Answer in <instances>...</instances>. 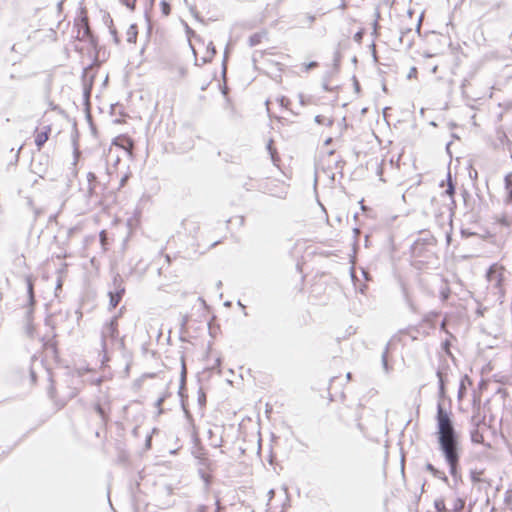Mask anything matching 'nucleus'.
Returning a JSON list of instances; mask_svg holds the SVG:
<instances>
[{
  "label": "nucleus",
  "instance_id": "obj_1",
  "mask_svg": "<svg viewBox=\"0 0 512 512\" xmlns=\"http://www.w3.org/2000/svg\"><path fill=\"white\" fill-rule=\"evenodd\" d=\"M438 441L440 448L450 466V473L454 475L459 462L457 438L449 413L441 405L437 409Z\"/></svg>",
  "mask_w": 512,
  "mask_h": 512
},
{
  "label": "nucleus",
  "instance_id": "obj_2",
  "mask_svg": "<svg viewBox=\"0 0 512 512\" xmlns=\"http://www.w3.org/2000/svg\"><path fill=\"white\" fill-rule=\"evenodd\" d=\"M190 46L196 60H200L204 63L210 61L216 54L213 43L211 41H205V39L200 36H193L190 40Z\"/></svg>",
  "mask_w": 512,
  "mask_h": 512
},
{
  "label": "nucleus",
  "instance_id": "obj_3",
  "mask_svg": "<svg viewBox=\"0 0 512 512\" xmlns=\"http://www.w3.org/2000/svg\"><path fill=\"white\" fill-rule=\"evenodd\" d=\"M75 26L77 27L76 37L79 40H86L91 37L88 12H87L86 8H83V7L80 8L78 17L75 22Z\"/></svg>",
  "mask_w": 512,
  "mask_h": 512
},
{
  "label": "nucleus",
  "instance_id": "obj_4",
  "mask_svg": "<svg viewBox=\"0 0 512 512\" xmlns=\"http://www.w3.org/2000/svg\"><path fill=\"white\" fill-rule=\"evenodd\" d=\"M263 187L271 196L284 198L287 194L288 185L284 181L268 178Z\"/></svg>",
  "mask_w": 512,
  "mask_h": 512
},
{
  "label": "nucleus",
  "instance_id": "obj_5",
  "mask_svg": "<svg viewBox=\"0 0 512 512\" xmlns=\"http://www.w3.org/2000/svg\"><path fill=\"white\" fill-rule=\"evenodd\" d=\"M52 133L51 125L37 126L34 129L33 136L37 150L40 151L44 144L49 140Z\"/></svg>",
  "mask_w": 512,
  "mask_h": 512
},
{
  "label": "nucleus",
  "instance_id": "obj_6",
  "mask_svg": "<svg viewBox=\"0 0 512 512\" xmlns=\"http://www.w3.org/2000/svg\"><path fill=\"white\" fill-rule=\"evenodd\" d=\"M505 267L498 263L490 266L487 272V280L494 282L496 287H501L504 282Z\"/></svg>",
  "mask_w": 512,
  "mask_h": 512
},
{
  "label": "nucleus",
  "instance_id": "obj_7",
  "mask_svg": "<svg viewBox=\"0 0 512 512\" xmlns=\"http://www.w3.org/2000/svg\"><path fill=\"white\" fill-rule=\"evenodd\" d=\"M118 335H119L118 321L116 318H114L110 322L105 324V326L103 327L102 336H103L104 341H107V340L113 341V340L117 339Z\"/></svg>",
  "mask_w": 512,
  "mask_h": 512
},
{
  "label": "nucleus",
  "instance_id": "obj_8",
  "mask_svg": "<svg viewBox=\"0 0 512 512\" xmlns=\"http://www.w3.org/2000/svg\"><path fill=\"white\" fill-rule=\"evenodd\" d=\"M328 283L324 279L323 275L316 276L313 278V283L311 284V293L313 297H320L325 294Z\"/></svg>",
  "mask_w": 512,
  "mask_h": 512
},
{
  "label": "nucleus",
  "instance_id": "obj_9",
  "mask_svg": "<svg viewBox=\"0 0 512 512\" xmlns=\"http://www.w3.org/2000/svg\"><path fill=\"white\" fill-rule=\"evenodd\" d=\"M113 145L118 146L125 151L132 153L134 148L133 140L127 135H119L113 140Z\"/></svg>",
  "mask_w": 512,
  "mask_h": 512
},
{
  "label": "nucleus",
  "instance_id": "obj_10",
  "mask_svg": "<svg viewBox=\"0 0 512 512\" xmlns=\"http://www.w3.org/2000/svg\"><path fill=\"white\" fill-rule=\"evenodd\" d=\"M124 294L125 288L122 285H119L115 292H109L111 308L114 309L118 306Z\"/></svg>",
  "mask_w": 512,
  "mask_h": 512
},
{
  "label": "nucleus",
  "instance_id": "obj_11",
  "mask_svg": "<svg viewBox=\"0 0 512 512\" xmlns=\"http://www.w3.org/2000/svg\"><path fill=\"white\" fill-rule=\"evenodd\" d=\"M506 201L512 204V172L508 173L504 178Z\"/></svg>",
  "mask_w": 512,
  "mask_h": 512
},
{
  "label": "nucleus",
  "instance_id": "obj_12",
  "mask_svg": "<svg viewBox=\"0 0 512 512\" xmlns=\"http://www.w3.org/2000/svg\"><path fill=\"white\" fill-rule=\"evenodd\" d=\"M138 36V28L136 25L132 24L130 25L126 30V39L129 43H136Z\"/></svg>",
  "mask_w": 512,
  "mask_h": 512
},
{
  "label": "nucleus",
  "instance_id": "obj_13",
  "mask_svg": "<svg viewBox=\"0 0 512 512\" xmlns=\"http://www.w3.org/2000/svg\"><path fill=\"white\" fill-rule=\"evenodd\" d=\"M265 37H266L265 31L256 32L249 37L248 42H249L250 46H256V45H259L260 43H262V41Z\"/></svg>",
  "mask_w": 512,
  "mask_h": 512
},
{
  "label": "nucleus",
  "instance_id": "obj_14",
  "mask_svg": "<svg viewBox=\"0 0 512 512\" xmlns=\"http://www.w3.org/2000/svg\"><path fill=\"white\" fill-rule=\"evenodd\" d=\"M471 441L475 444L485 445V438L483 432L479 428L474 429L471 432Z\"/></svg>",
  "mask_w": 512,
  "mask_h": 512
},
{
  "label": "nucleus",
  "instance_id": "obj_15",
  "mask_svg": "<svg viewBox=\"0 0 512 512\" xmlns=\"http://www.w3.org/2000/svg\"><path fill=\"white\" fill-rule=\"evenodd\" d=\"M464 506L465 501L460 497H456L452 503V512H461L464 509Z\"/></svg>",
  "mask_w": 512,
  "mask_h": 512
},
{
  "label": "nucleus",
  "instance_id": "obj_16",
  "mask_svg": "<svg viewBox=\"0 0 512 512\" xmlns=\"http://www.w3.org/2000/svg\"><path fill=\"white\" fill-rule=\"evenodd\" d=\"M434 506L437 512H449L446 507L445 500L442 498L436 499L434 502Z\"/></svg>",
  "mask_w": 512,
  "mask_h": 512
},
{
  "label": "nucleus",
  "instance_id": "obj_17",
  "mask_svg": "<svg viewBox=\"0 0 512 512\" xmlns=\"http://www.w3.org/2000/svg\"><path fill=\"white\" fill-rule=\"evenodd\" d=\"M319 66V63L317 61H311L309 63H302L301 64V71L303 72H309L312 69H315Z\"/></svg>",
  "mask_w": 512,
  "mask_h": 512
},
{
  "label": "nucleus",
  "instance_id": "obj_18",
  "mask_svg": "<svg viewBox=\"0 0 512 512\" xmlns=\"http://www.w3.org/2000/svg\"><path fill=\"white\" fill-rule=\"evenodd\" d=\"M425 243L423 241H416L412 246L413 255L418 256L424 247Z\"/></svg>",
  "mask_w": 512,
  "mask_h": 512
},
{
  "label": "nucleus",
  "instance_id": "obj_19",
  "mask_svg": "<svg viewBox=\"0 0 512 512\" xmlns=\"http://www.w3.org/2000/svg\"><path fill=\"white\" fill-rule=\"evenodd\" d=\"M94 409L95 411L98 413V415L103 419V420H107L108 419V413L104 410V408L100 405V404H96L94 406Z\"/></svg>",
  "mask_w": 512,
  "mask_h": 512
},
{
  "label": "nucleus",
  "instance_id": "obj_20",
  "mask_svg": "<svg viewBox=\"0 0 512 512\" xmlns=\"http://www.w3.org/2000/svg\"><path fill=\"white\" fill-rule=\"evenodd\" d=\"M160 6H161L162 13L165 16L170 14L171 7H170L169 3H167L166 1H162L160 3Z\"/></svg>",
  "mask_w": 512,
  "mask_h": 512
},
{
  "label": "nucleus",
  "instance_id": "obj_21",
  "mask_svg": "<svg viewBox=\"0 0 512 512\" xmlns=\"http://www.w3.org/2000/svg\"><path fill=\"white\" fill-rule=\"evenodd\" d=\"M123 5H125L130 10H134L136 6V0H120Z\"/></svg>",
  "mask_w": 512,
  "mask_h": 512
},
{
  "label": "nucleus",
  "instance_id": "obj_22",
  "mask_svg": "<svg viewBox=\"0 0 512 512\" xmlns=\"http://www.w3.org/2000/svg\"><path fill=\"white\" fill-rule=\"evenodd\" d=\"M28 293L31 299L34 297V285L33 281L29 278L28 279Z\"/></svg>",
  "mask_w": 512,
  "mask_h": 512
},
{
  "label": "nucleus",
  "instance_id": "obj_23",
  "mask_svg": "<svg viewBox=\"0 0 512 512\" xmlns=\"http://www.w3.org/2000/svg\"><path fill=\"white\" fill-rule=\"evenodd\" d=\"M47 38H48L50 41H56V39H57V34H56V32H55L53 29H49V30H48V33H47Z\"/></svg>",
  "mask_w": 512,
  "mask_h": 512
},
{
  "label": "nucleus",
  "instance_id": "obj_24",
  "mask_svg": "<svg viewBox=\"0 0 512 512\" xmlns=\"http://www.w3.org/2000/svg\"><path fill=\"white\" fill-rule=\"evenodd\" d=\"M199 402L202 405H205V403H206V395L203 391H200V393H199Z\"/></svg>",
  "mask_w": 512,
  "mask_h": 512
},
{
  "label": "nucleus",
  "instance_id": "obj_25",
  "mask_svg": "<svg viewBox=\"0 0 512 512\" xmlns=\"http://www.w3.org/2000/svg\"><path fill=\"white\" fill-rule=\"evenodd\" d=\"M472 4L475 6H483L485 4L484 0H470Z\"/></svg>",
  "mask_w": 512,
  "mask_h": 512
},
{
  "label": "nucleus",
  "instance_id": "obj_26",
  "mask_svg": "<svg viewBox=\"0 0 512 512\" xmlns=\"http://www.w3.org/2000/svg\"><path fill=\"white\" fill-rule=\"evenodd\" d=\"M111 34L113 35L115 43H120L119 37L117 35V32L115 30H111Z\"/></svg>",
  "mask_w": 512,
  "mask_h": 512
},
{
  "label": "nucleus",
  "instance_id": "obj_27",
  "mask_svg": "<svg viewBox=\"0 0 512 512\" xmlns=\"http://www.w3.org/2000/svg\"><path fill=\"white\" fill-rule=\"evenodd\" d=\"M416 76H417V69H416L415 67H413V68L410 70L409 78L416 77Z\"/></svg>",
  "mask_w": 512,
  "mask_h": 512
},
{
  "label": "nucleus",
  "instance_id": "obj_28",
  "mask_svg": "<svg viewBox=\"0 0 512 512\" xmlns=\"http://www.w3.org/2000/svg\"><path fill=\"white\" fill-rule=\"evenodd\" d=\"M362 36H363V31H359L356 33L355 35V39L360 42L362 40Z\"/></svg>",
  "mask_w": 512,
  "mask_h": 512
},
{
  "label": "nucleus",
  "instance_id": "obj_29",
  "mask_svg": "<svg viewBox=\"0 0 512 512\" xmlns=\"http://www.w3.org/2000/svg\"><path fill=\"white\" fill-rule=\"evenodd\" d=\"M476 474H478V473L477 472H473L472 475H471L473 481H480L479 475H476Z\"/></svg>",
  "mask_w": 512,
  "mask_h": 512
},
{
  "label": "nucleus",
  "instance_id": "obj_30",
  "mask_svg": "<svg viewBox=\"0 0 512 512\" xmlns=\"http://www.w3.org/2000/svg\"><path fill=\"white\" fill-rule=\"evenodd\" d=\"M100 237H101V241H102V243H104V241L106 240V232H105V231H102V232L100 233Z\"/></svg>",
  "mask_w": 512,
  "mask_h": 512
},
{
  "label": "nucleus",
  "instance_id": "obj_31",
  "mask_svg": "<svg viewBox=\"0 0 512 512\" xmlns=\"http://www.w3.org/2000/svg\"><path fill=\"white\" fill-rule=\"evenodd\" d=\"M127 178H128V176H125V177H123V178H122V180H121V186H124V185H125V182L127 181Z\"/></svg>",
  "mask_w": 512,
  "mask_h": 512
},
{
  "label": "nucleus",
  "instance_id": "obj_32",
  "mask_svg": "<svg viewBox=\"0 0 512 512\" xmlns=\"http://www.w3.org/2000/svg\"><path fill=\"white\" fill-rule=\"evenodd\" d=\"M309 21H310L311 23H312V22H314V21H315V16H313V15L309 16Z\"/></svg>",
  "mask_w": 512,
  "mask_h": 512
},
{
  "label": "nucleus",
  "instance_id": "obj_33",
  "mask_svg": "<svg viewBox=\"0 0 512 512\" xmlns=\"http://www.w3.org/2000/svg\"><path fill=\"white\" fill-rule=\"evenodd\" d=\"M88 178H89V179H94V178H95V175H94L93 173H89V174H88Z\"/></svg>",
  "mask_w": 512,
  "mask_h": 512
},
{
  "label": "nucleus",
  "instance_id": "obj_34",
  "mask_svg": "<svg viewBox=\"0 0 512 512\" xmlns=\"http://www.w3.org/2000/svg\"><path fill=\"white\" fill-rule=\"evenodd\" d=\"M38 32H40V30L34 31V35H33L34 38H36V35L38 34Z\"/></svg>",
  "mask_w": 512,
  "mask_h": 512
},
{
  "label": "nucleus",
  "instance_id": "obj_35",
  "mask_svg": "<svg viewBox=\"0 0 512 512\" xmlns=\"http://www.w3.org/2000/svg\"><path fill=\"white\" fill-rule=\"evenodd\" d=\"M316 121L320 123L319 116H316Z\"/></svg>",
  "mask_w": 512,
  "mask_h": 512
}]
</instances>
